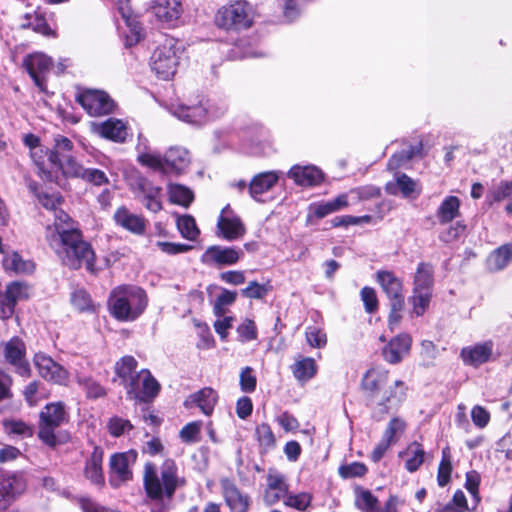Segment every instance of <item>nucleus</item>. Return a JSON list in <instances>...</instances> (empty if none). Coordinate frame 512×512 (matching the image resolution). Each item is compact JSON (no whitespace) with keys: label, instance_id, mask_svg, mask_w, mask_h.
<instances>
[{"label":"nucleus","instance_id":"nucleus-22","mask_svg":"<svg viewBox=\"0 0 512 512\" xmlns=\"http://www.w3.org/2000/svg\"><path fill=\"white\" fill-rule=\"evenodd\" d=\"M117 10L129 29V33L125 38V45L131 47L141 39L142 28L137 20V16L131 10L129 0H119Z\"/></svg>","mask_w":512,"mask_h":512},{"label":"nucleus","instance_id":"nucleus-3","mask_svg":"<svg viewBox=\"0 0 512 512\" xmlns=\"http://www.w3.org/2000/svg\"><path fill=\"white\" fill-rule=\"evenodd\" d=\"M144 487L149 498L154 500L171 499L177 488L182 487L184 479L178 476L176 463L172 459H166L158 475L153 464L147 463L144 470Z\"/></svg>","mask_w":512,"mask_h":512},{"label":"nucleus","instance_id":"nucleus-54","mask_svg":"<svg viewBox=\"0 0 512 512\" xmlns=\"http://www.w3.org/2000/svg\"><path fill=\"white\" fill-rule=\"evenodd\" d=\"M486 198L491 204L512 198V182H502L495 186L489 191Z\"/></svg>","mask_w":512,"mask_h":512},{"label":"nucleus","instance_id":"nucleus-28","mask_svg":"<svg viewBox=\"0 0 512 512\" xmlns=\"http://www.w3.org/2000/svg\"><path fill=\"white\" fill-rule=\"evenodd\" d=\"M115 223L134 234H142L145 231L146 221L137 214L132 213L125 206L119 207L114 213Z\"/></svg>","mask_w":512,"mask_h":512},{"label":"nucleus","instance_id":"nucleus-56","mask_svg":"<svg viewBox=\"0 0 512 512\" xmlns=\"http://www.w3.org/2000/svg\"><path fill=\"white\" fill-rule=\"evenodd\" d=\"M133 428L129 420L118 416L111 417L107 423V429L113 437H120Z\"/></svg>","mask_w":512,"mask_h":512},{"label":"nucleus","instance_id":"nucleus-11","mask_svg":"<svg viewBox=\"0 0 512 512\" xmlns=\"http://www.w3.org/2000/svg\"><path fill=\"white\" fill-rule=\"evenodd\" d=\"M33 363L38 374L44 380L63 386L68 384L69 372L47 354L42 352L36 353L33 357Z\"/></svg>","mask_w":512,"mask_h":512},{"label":"nucleus","instance_id":"nucleus-14","mask_svg":"<svg viewBox=\"0 0 512 512\" xmlns=\"http://www.w3.org/2000/svg\"><path fill=\"white\" fill-rule=\"evenodd\" d=\"M289 492L286 476L275 468H269L266 475V484L263 491V502L272 506L285 499Z\"/></svg>","mask_w":512,"mask_h":512},{"label":"nucleus","instance_id":"nucleus-39","mask_svg":"<svg viewBox=\"0 0 512 512\" xmlns=\"http://www.w3.org/2000/svg\"><path fill=\"white\" fill-rule=\"evenodd\" d=\"M425 451L418 442L411 443L404 451L399 453V457L405 461V469L409 472H415L424 462Z\"/></svg>","mask_w":512,"mask_h":512},{"label":"nucleus","instance_id":"nucleus-50","mask_svg":"<svg viewBox=\"0 0 512 512\" xmlns=\"http://www.w3.org/2000/svg\"><path fill=\"white\" fill-rule=\"evenodd\" d=\"M4 293L16 305L17 302L29 298V287L21 282H12L7 285Z\"/></svg>","mask_w":512,"mask_h":512},{"label":"nucleus","instance_id":"nucleus-25","mask_svg":"<svg viewBox=\"0 0 512 512\" xmlns=\"http://www.w3.org/2000/svg\"><path fill=\"white\" fill-rule=\"evenodd\" d=\"M376 280L390 302L404 301L402 281L392 271H378Z\"/></svg>","mask_w":512,"mask_h":512},{"label":"nucleus","instance_id":"nucleus-58","mask_svg":"<svg viewBox=\"0 0 512 512\" xmlns=\"http://www.w3.org/2000/svg\"><path fill=\"white\" fill-rule=\"evenodd\" d=\"M368 469L364 463L352 462L346 465H342L338 469L339 475L344 478H355L362 477L367 473Z\"/></svg>","mask_w":512,"mask_h":512},{"label":"nucleus","instance_id":"nucleus-60","mask_svg":"<svg viewBox=\"0 0 512 512\" xmlns=\"http://www.w3.org/2000/svg\"><path fill=\"white\" fill-rule=\"evenodd\" d=\"M71 303L79 311H90L93 308L89 294L82 289L75 290L72 293Z\"/></svg>","mask_w":512,"mask_h":512},{"label":"nucleus","instance_id":"nucleus-49","mask_svg":"<svg viewBox=\"0 0 512 512\" xmlns=\"http://www.w3.org/2000/svg\"><path fill=\"white\" fill-rule=\"evenodd\" d=\"M177 228L181 235L188 240H195L199 234L194 218L189 215L178 217Z\"/></svg>","mask_w":512,"mask_h":512},{"label":"nucleus","instance_id":"nucleus-2","mask_svg":"<svg viewBox=\"0 0 512 512\" xmlns=\"http://www.w3.org/2000/svg\"><path fill=\"white\" fill-rule=\"evenodd\" d=\"M147 305L146 292L135 285H120L110 293L109 309L112 316L119 321H135L144 313Z\"/></svg>","mask_w":512,"mask_h":512},{"label":"nucleus","instance_id":"nucleus-51","mask_svg":"<svg viewBox=\"0 0 512 512\" xmlns=\"http://www.w3.org/2000/svg\"><path fill=\"white\" fill-rule=\"evenodd\" d=\"M77 383L85 391L88 398H100L105 395V389L95 380L85 376H77Z\"/></svg>","mask_w":512,"mask_h":512},{"label":"nucleus","instance_id":"nucleus-21","mask_svg":"<svg viewBox=\"0 0 512 512\" xmlns=\"http://www.w3.org/2000/svg\"><path fill=\"white\" fill-rule=\"evenodd\" d=\"M242 255V251L234 247L211 246L202 255V262L219 266L233 265Z\"/></svg>","mask_w":512,"mask_h":512},{"label":"nucleus","instance_id":"nucleus-17","mask_svg":"<svg viewBox=\"0 0 512 512\" xmlns=\"http://www.w3.org/2000/svg\"><path fill=\"white\" fill-rule=\"evenodd\" d=\"M387 381L388 371L380 367L369 369L363 376L362 388L371 406H375Z\"/></svg>","mask_w":512,"mask_h":512},{"label":"nucleus","instance_id":"nucleus-53","mask_svg":"<svg viewBox=\"0 0 512 512\" xmlns=\"http://www.w3.org/2000/svg\"><path fill=\"white\" fill-rule=\"evenodd\" d=\"M432 297V292L413 291V295L410 299L413 306V313L416 316L424 314L429 306Z\"/></svg>","mask_w":512,"mask_h":512},{"label":"nucleus","instance_id":"nucleus-24","mask_svg":"<svg viewBox=\"0 0 512 512\" xmlns=\"http://www.w3.org/2000/svg\"><path fill=\"white\" fill-rule=\"evenodd\" d=\"M221 487L225 502L231 512H247L250 503L248 495L243 494L229 479H223Z\"/></svg>","mask_w":512,"mask_h":512},{"label":"nucleus","instance_id":"nucleus-35","mask_svg":"<svg viewBox=\"0 0 512 512\" xmlns=\"http://www.w3.org/2000/svg\"><path fill=\"white\" fill-rule=\"evenodd\" d=\"M155 16L164 22H172L180 18L183 10L178 0H155L152 6Z\"/></svg>","mask_w":512,"mask_h":512},{"label":"nucleus","instance_id":"nucleus-19","mask_svg":"<svg viewBox=\"0 0 512 512\" xmlns=\"http://www.w3.org/2000/svg\"><path fill=\"white\" fill-rule=\"evenodd\" d=\"M493 347L494 344L490 340L466 346L461 349L460 357L465 365L479 367L490 360Z\"/></svg>","mask_w":512,"mask_h":512},{"label":"nucleus","instance_id":"nucleus-63","mask_svg":"<svg viewBox=\"0 0 512 512\" xmlns=\"http://www.w3.org/2000/svg\"><path fill=\"white\" fill-rule=\"evenodd\" d=\"M361 300L364 303L365 311L373 313L378 308V299L376 291L371 287H363L360 292Z\"/></svg>","mask_w":512,"mask_h":512},{"label":"nucleus","instance_id":"nucleus-52","mask_svg":"<svg viewBox=\"0 0 512 512\" xmlns=\"http://www.w3.org/2000/svg\"><path fill=\"white\" fill-rule=\"evenodd\" d=\"M305 338L309 346L321 349L327 344L326 333L316 326H308L305 330Z\"/></svg>","mask_w":512,"mask_h":512},{"label":"nucleus","instance_id":"nucleus-38","mask_svg":"<svg viewBox=\"0 0 512 512\" xmlns=\"http://www.w3.org/2000/svg\"><path fill=\"white\" fill-rule=\"evenodd\" d=\"M20 27L32 29L34 32L46 37H56L55 30L48 25L44 16L38 12L25 14Z\"/></svg>","mask_w":512,"mask_h":512},{"label":"nucleus","instance_id":"nucleus-7","mask_svg":"<svg viewBox=\"0 0 512 512\" xmlns=\"http://www.w3.org/2000/svg\"><path fill=\"white\" fill-rule=\"evenodd\" d=\"M226 111L223 104L200 100L197 104H182L176 107L173 114L180 120L191 124H203L222 116Z\"/></svg>","mask_w":512,"mask_h":512},{"label":"nucleus","instance_id":"nucleus-33","mask_svg":"<svg viewBox=\"0 0 512 512\" xmlns=\"http://www.w3.org/2000/svg\"><path fill=\"white\" fill-rule=\"evenodd\" d=\"M294 378L300 383H306L315 377L318 371L316 361L311 357L299 355L291 365Z\"/></svg>","mask_w":512,"mask_h":512},{"label":"nucleus","instance_id":"nucleus-57","mask_svg":"<svg viewBox=\"0 0 512 512\" xmlns=\"http://www.w3.org/2000/svg\"><path fill=\"white\" fill-rule=\"evenodd\" d=\"M405 427L406 425L403 420L399 418H393L389 422L382 438L384 440H387L392 445L397 441L398 437L404 432Z\"/></svg>","mask_w":512,"mask_h":512},{"label":"nucleus","instance_id":"nucleus-26","mask_svg":"<svg viewBox=\"0 0 512 512\" xmlns=\"http://www.w3.org/2000/svg\"><path fill=\"white\" fill-rule=\"evenodd\" d=\"M48 161L50 162V169H61L63 173L69 177L82 178L84 177L87 168H84L73 157L63 155V159L57 156L56 152L48 153Z\"/></svg>","mask_w":512,"mask_h":512},{"label":"nucleus","instance_id":"nucleus-10","mask_svg":"<svg viewBox=\"0 0 512 512\" xmlns=\"http://www.w3.org/2000/svg\"><path fill=\"white\" fill-rule=\"evenodd\" d=\"M3 356L16 374L24 378L31 376L30 364L26 359V347L20 338L13 337L4 343Z\"/></svg>","mask_w":512,"mask_h":512},{"label":"nucleus","instance_id":"nucleus-4","mask_svg":"<svg viewBox=\"0 0 512 512\" xmlns=\"http://www.w3.org/2000/svg\"><path fill=\"white\" fill-rule=\"evenodd\" d=\"M181 48L177 39L163 36L151 56V69L162 80L171 79L179 65Z\"/></svg>","mask_w":512,"mask_h":512},{"label":"nucleus","instance_id":"nucleus-27","mask_svg":"<svg viewBox=\"0 0 512 512\" xmlns=\"http://www.w3.org/2000/svg\"><path fill=\"white\" fill-rule=\"evenodd\" d=\"M279 180V173L276 171H267L255 175L249 185V192L253 199L262 201V196L270 191Z\"/></svg>","mask_w":512,"mask_h":512},{"label":"nucleus","instance_id":"nucleus-5","mask_svg":"<svg viewBox=\"0 0 512 512\" xmlns=\"http://www.w3.org/2000/svg\"><path fill=\"white\" fill-rule=\"evenodd\" d=\"M39 439L50 447L58 444L55 435V429L61 426L68 419L63 402H53L47 404L39 415Z\"/></svg>","mask_w":512,"mask_h":512},{"label":"nucleus","instance_id":"nucleus-47","mask_svg":"<svg viewBox=\"0 0 512 512\" xmlns=\"http://www.w3.org/2000/svg\"><path fill=\"white\" fill-rule=\"evenodd\" d=\"M355 505L363 512H374L380 508L377 498L369 490L364 489L356 491Z\"/></svg>","mask_w":512,"mask_h":512},{"label":"nucleus","instance_id":"nucleus-12","mask_svg":"<svg viewBox=\"0 0 512 512\" xmlns=\"http://www.w3.org/2000/svg\"><path fill=\"white\" fill-rule=\"evenodd\" d=\"M159 384L148 370H141L131 377L127 384V394L130 399L146 401L156 396Z\"/></svg>","mask_w":512,"mask_h":512},{"label":"nucleus","instance_id":"nucleus-36","mask_svg":"<svg viewBox=\"0 0 512 512\" xmlns=\"http://www.w3.org/2000/svg\"><path fill=\"white\" fill-rule=\"evenodd\" d=\"M139 190L142 193V203L149 211L157 213L162 209L161 188L151 185L147 180L141 178Z\"/></svg>","mask_w":512,"mask_h":512},{"label":"nucleus","instance_id":"nucleus-61","mask_svg":"<svg viewBox=\"0 0 512 512\" xmlns=\"http://www.w3.org/2000/svg\"><path fill=\"white\" fill-rule=\"evenodd\" d=\"M12 385V376L0 368V403L12 399Z\"/></svg>","mask_w":512,"mask_h":512},{"label":"nucleus","instance_id":"nucleus-59","mask_svg":"<svg viewBox=\"0 0 512 512\" xmlns=\"http://www.w3.org/2000/svg\"><path fill=\"white\" fill-rule=\"evenodd\" d=\"M467 499L462 490H457L452 500L447 503L440 512H467Z\"/></svg>","mask_w":512,"mask_h":512},{"label":"nucleus","instance_id":"nucleus-30","mask_svg":"<svg viewBox=\"0 0 512 512\" xmlns=\"http://www.w3.org/2000/svg\"><path fill=\"white\" fill-rule=\"evenodd\" d=\"M287 175L300 186H315L323 179L322 172L315 166L295 165L288 171Z\"/></svg>","mask_w":512,"mask_h":512},{"label":"nucleus","instance_id":"nucleus-42","mask_svg":"<svg viewBox=\"0 0 512 512\" xmlns=\"http://www.w3.org/2000/svg\"><path fill=\"white\" fill-rule=\"evenodd\" d=\"M512 260V244H506L496 249L488 258L491 270H502Z\"/></svg>","mask_w":512,"mask_h":512},{"label":"nucleus","instance_id":"nucleus-46","mask_svg":"<svg viewBox=\"0 0 512 512\" xmlns=\"http://www.w3.org/2000/svg\"><path fill=\"white\" fill-rule=\"evenodd\" d=\"M3 266L5 270L15 273H30L34 269L32 263L24 261L16 253L6 256L3 260Z\"/></svg>","mask_w":512,"mask_h":512},{"label":"nucleus","instance_id":"nucleus-55","mask_svg":"<svg viewBox=\"0 0 512 512\" xmlns=\"http://www.w3.org/2000/svg\"><path fill=\"white\" fill-rule=\"evenodd\" d=\"M256 435L260 446L264 450H270L275 446V437L270 428L266 423H262L256 428Z\"/></svg>","mask_w":512,"mask_h":512},{"label":"nucleus","instance_id":"nucleus-40","mask_svg":"<svg viewBox=\"0 0 512 512\" xmlns=\"http://www.w3.org/2000/svg\"><path fill=\"white\" fill-rule=\"evenodd\" d=\"M460 214V200L456 196L446 197L436 211V217L441 224L452 222Z\"/></svg>","mask_w":512,"mask_h":512},{"label":"nucleus","instance_id":"nucleus-41","mask_svg":"<svg viewBox=\"0 0 512 512\" xmlns=\"http://www.w3.org/2000/svg\"><path fill=\"white\" fill-rule=\"evenodd\" d=\"M433 267L428 263H420L414 276L413 291L432 292L433 291Z\"/></svg>","mask_w":512,"mask_h":512},{"label":"nucleus","instance_id":"nucleus-9","mask_svg":"<svg viewBox=\"0 0 512 512\" xmlns=\"http://www.w3.org/2000/svg\"><path fill=\"white\" fill-rule=\"evenodd\" d=\"M76 100L92 117L111 114L116 108L114 100L103 90L87 89Z\"/></svg>","mask_w":512,"mask_h":512},{"label":"nucleus","instance_id":"nucleus-37","mask_svg":"<svg viewBox=\"0 0 512 512\" xmlns=\"http://www.w3.org/2000/svg\"><path fill=\"white\" fill-rule=\"evenodd\" d=\"M165 156L167 172L175 171L180 173L185 170L190 163L189 152L183 147H171L166 151Z\"/></svg>","mask_w":512,"mask_h":512},{"label":"nucleus","instance_id":"nucleus-20","mask_svg":"<svg viewBox=\"0 0 512 512\" xmlns=\"http://www.w3.org/2000/svg\"><path fill=\"white\" fill-rule=\"evenodd\" d=\"M93 130L101 137L116 143H124L128 136L127 123L121 119L113 117L94 124Z\"/></svg>","mask_w":512,"mask_h":512},{"label":"nucleus","instance_id":"nucleus-18","mask_svg":"<svg viewBox=\"0 0 512 512\" xmlns=\"http://www.w3.org/2000/svg\"><path fill=\"white\" fill-rule=\"evenodd\" d=\"M412 339L408 334L393 337L382 349L383 358L390 364H397L408 356Z\"/></svg>","mask_w":512,"mask_h":512},{"label":"nucleus","instance_id":"nucleus-16","mask_svg":"<svg viewBox=\"0 0 512 512\" xmlns=\"http://www.w3.org/2000/svg\"><path fill=\"white\" fill-rule=\"evenodd\" d=\"M136 459L137 452L135 450L113 454L109 462L111 483L119 485L130 480L132 478L131 465L136 462Z\"/></svg>","mask_w":512,"mask_h":512},{"label":"nucleus","instance_id":"nucleus-1","mask_svg":"<svg viewBox=\"0 0 512 512\" xmlns=\"http://www.w3.org/2000/svg\"><path fill=\"white\" fill-rule=\"evenodd\" d=\"M45 238L63 265L73 270L84 266L96 273L94 250L66 212L56 213L55 222L46 227Z\"/></svg>","mask_w":512,"mask_h":512},{"label":"nucleus","instance_id":"nucleus-23","mask_svg":"<svg viewBox=\"0 0 512 512\" xmlns=\"http://www.w3.org/2000/svg\"><path fill=\"white\" fill-rule=\"evenodd\" d=\"M137 161L145 167L154 171L167 172L166 156H161L155 151H151L148 146V140L139 137L136 145Z\"/></svg>","mask_w":512,"mask_h":512},{"label":"nucleus","instance_id":"nucleus-62","mask_svg":"<svg viewBox=\"0 0 512 512\" xmlns=\"http://www.w3.org/2000/svg\"><path fill=\"white\" fill-rule=\"evenodd\" d=\"M420 150L421 146H417L416 148L411 147L407 151H402L400 153L394 154L388 162L389 169H396L400 167L403 163L409 161L412 157L417 155L420 152Z\"/></svg>","mask_w":512,"mask_h":512},{"label":"nucleus","instance_id":"nucleus-43","mask_svg":"<svg viewBox=\"0 0 512 512\" xmlns=\"http://www.w3.org/2000/svg\"><path fill=\"white\" fill-rule=\"evenodd\" d=\"M168 195L172 203L183 207H188L194 199L193 192L181 184H170L168 186Z\"/></svg>","mask_w":512,"mask_h":512},{"label":"nucleus","instance_id":"nucleus-48","mask_svg":"<svg viewBox=\"0 0 512 512\" xmlns=\"http://www.w3.org/2000/svg\"><path fill=\"white\" fill-rule=\"evenodd\" d=\"M311 502L312 495L308 492H300L297 494L288 492L283 501L286 507L293 508L298 511H306L311 505Z\"/></svg>","mask_w":512,"mask_h":512},{"label":"nucleus","instance_id":"nucleus-15","mask_svg":"<svg viewBox=\"0 0 512 512\" xmlns=\"http://www.w3.org/2000/svg\"><path fill=\"white\" fill-rule=\"evenodd\" d=\"M217 230L218 234L227 241L240 239L246 233L243 222L240 217L234 213L230 205H226L222 209L217 221Z\"/></svg>","mask_w":512,"mask_h":512},{"label":"nucleus","instance_id":"nucleus-13","mask_svg":"<svg viewBox=\"0 0 512 512\" xmlns=\"http://www.w3.org/2000/svg\"><path fill=\"white\" fill-rule=\"evenodd\" d=\"M26 489V480L22 473H0V508L4 509L15 501Z\"/></svg>","mask_w":512,"mask_h":512},{"label":"nucleus","instance_id":"nucleus-44","mask_svg":"<svg viewBox=\"0 0 512 512\" xmlns=\"http://www.w3.org/2000/svg\"><path fill=\"white\" fill-rule=\"evenodd\" d=\"M137 361L132 356L122 357L115 365L116 374L122 379V383L127 389V384L131 381V377H135V369Z\"/></svg>","mask_w":512,"mask_h":512},{"label":"nucleus","instance_id":"nucleus-64","mask_svg":"<svg viewBox=\"0 0 512 512\" xmlns=\"http://www.w3.org/2000/svg\"><path fill=\"white\" fill-rule=\"evenodd\" d=\"M237 332L239 335V339L241 342H248L256 339L257 337V328L255 323L250 320H244L237 328Z\"/></svg>","mask_w":512,"mask_h":512},{"label":"nucleus","instance_id":"nucleus-45","mask_svg":"<svg viewBox=\"0 0 512 512\" xmlns=\"http://www.w3.org/2000/svg\"><path fill=\"white\" fill-rule=\"evenodd\" d=\"M29 188L34 192L37 197L39 203L47 210L53 211L54 219L56 218V213L62 211L58 209V206L61 204L62 198L56 193H48V192H38L35 184H30Z\"/></svg>","mask_w":512,"mask_h":512},{"label":"nucleus","instance_id":"nucleus-31","mask_svg":"<svg viewBox=\"0 0 512 512\" xmlns=\"http://www.w3.org/2000/svg\"><path fill=\"white\" fill-rule=\"evenodd\" d=\"M386 191L392 195L400 192L404 198L409 199H416L421 193L418 183L406 174L398 175L395 182H389Z\"/></svg>","mask_w":512,"mask_h":512},{"label":"nucleus","instance_id":"nucleus-32","mask_svg":"<svg viewBox=\"0 0 512 512\" xmlns=\"http://www.w3.org/2000/svg\"><path fill=\"white\" fill-rule=\"evenodd\" d=\"M103 449L94 446L90 457L86 460L84 475L95 485H101L104 482L102 471Z\"/></svg>","mask_w":512,"mask_h":512},{"label":"nucleus","instance_id":"nucleus-6","mask_svg":"<svg viewBox=\"0 0 512 512\" xmlns=\"http://www.w3.org/2000/svg\"><path fill=\"white\" fill-rule=\"evenodd\" d=\"M253 9L246 1H237L221 7L215 17L216 24L226 30L247 29L253 22Z\"/></svg>","mask_w":512,"mask_h":512},{"label":"nucleus","instance_id":"nucleus-29","mask_svg":"<svg viewBox=\"0 0 512 512\" xmlns=\"http://www.w3.org/2000/svg\"><path fill=\"white\" fill-rule=\"evenodd\" d=\"M383 390L375 406H379L381 412H387L391 407L398 406L405 399L407 387L401 380H396L393 386Z\"/></svg>","mask_w":512,"mask_h":512},{"label":"nucleus","instance_id":"nucleus-8","mask_svg":"<svg viewBox=\"0 0 512 512\" xmlns=\"http://www.w3.org/2000/svg\"><path fill=\"white\" fill-rule=\"evenodd\" d=\"M23 66L39 91L47 94V76L54 67L52 58L42 52H34L24 57Z\"/></svg>","mask_w":512,"mask_h":512},{"label":"nucleus","instance_id":"nucleus-34","mask_svg":"<svg viewBox=\"0 0 512 512\" xmlns=\"http://www.w3.org/2000/svg\"><path fill=\"white\" fill-rule=\"evenodd\" d=\"M217 399L218 396L216 391L212 388H203L197 393L190 395L184 402V405L189 408L193 404H196L205 415H210L214 410Z\"/></svg>","mask_w":512,"mask_h":512}]
</instances>
